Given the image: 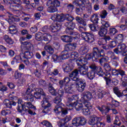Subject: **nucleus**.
I'll use <instances>...</instances> for the list:
<instances>
[{
  "label": "nucleus",
  "instance_id": "obj_18",
  "mask_svg": "<svg viewBox=\"0 0 127 127\" xmlns=\"http://www.w3.org/2000/svg\"><path fill=\"white\" fill-rule=\"evenodd\" d=\"M89 68L92 70H96L97 74L99 76H103V75H104V72H103L102 68L101 67H97V65H96L95 64H92L90 65Z\"/></svg>",
  "mask_w": 127,
  "mask_h": 127
},
{
  "label": "nucleus",
  "instance_id": "obj_59",
  "mask_svg": "<svg viewBox=\"0 0 127 127\" xmlns=\"http://www.w3.org/2000/svg\"><path fill=\"white\" fill-rule=\"evenodd\" d=\"M49 91L50 93H51L52 95H53L54 96H55V95H56V91L52 86H50L49 87Z\"/></svg>",
  "mask_w": 127,
  "mask_h": 127
},
{
  "label": "nucleus",
  "instance_id": "obj_23",
  "mask_svg": "<svg viewBox=\"0 0 127 127\" xmlns=\"http://www.w3.org/2000/svg\"><path fill=\"white\" fill-rule=\"evenodd\" d=\"M21 48L25 50H29V49L33 48V45L30 42H25L21 43Z\"/></svg>",
  "mask_w": 127,
  "mask_h": 127
},
{
  "label": "nucleus",
  "instance_id": "obj_19",
  "mask_svg": "<svg viewBox=\"0 0 127 127\" xmlns=\"http://www.w3.org/2000/svg\"><path fill=\"white\" fill-rule=\"evenodd\" d=\"M34 94V97L35 99H40L41 96H45V93L42 88H36Z\"/></svg>",
  "mask_w": 127,
  "mask_h": 127
},
{
  "label": "nucleus",
  "instance_id": "obj_2",
  "mask_svg": "<svg viewBox=\"0 0 127 127\" xmlns=\"http://www.w3.org/2000/svg\"><path fill=\"white\" fill-rule=\"evenodd\" d=\"M78 70L75 69L71 72L69 75V77L73 82L76 81L75 86L76 90H77L78 92L82 93V92H83L84 90H85V88H86V80H85V79L78 78Z\"/></svg>",
  "mask_w": 127,
  "mask_h": 127
},
{
  "label": "nucleus",
  "instance_id": "obj_57",
  "mask_svg": "<svg viewBox=\"0 0 127 127\" xmlns=\"http://www.w3.org/2000/svg\"><path fill=\"white\" fill-rule=\"evenodd\" d=\"M1 114L2 116H6V115H10V114H11V111L9 110L6 109L2 110L1 112Z\"/></svg>",
  "mask_w": 127,
  "mask_h": 127
},
{
  "label": "nucleus",
  "instance_id": "obj_17",
  "mask_svg": "<svg viewBox=\"0 0 127 127\" xmlns=\"http://www.w3.org/2000/svg\"><path fill=\"white\" fill-rule=\"evenodd\" d=\"M101 121H102L101 118L98 117L95 115H92L88 121V124L90 126H95L97 122H101Z\"/></svg>",
  "mask_w": 127,
  "mask_h": 127
},
{
  "label": "nucleus",
  "instance_id": "obj_49",
  "mask_svg": "<svg viewBox=\"0 0 127 127\" xmlns=\"http://www.w3.org/2000/svg\"><path fill=\"white\" fill-rule=\"evenodd\" d=\"M82 113L85 115V116H89L90 114H91V111H90V109L89 108H84V109H82Z\"/></svg>",
  "mask_w": 127,
  "mask_h": 127
},
{
  "label": "nucleus",
  "instance_id": "obj_60",
  "mask_svg": "<svg viewBox=\"0 0 127 127\" xmlns=\"http://www.w3.org/2000/svg\"><path fill=\"white\" fill-rule=\"evenodd\" d=\"M111 38L110 37H106L104 39H103L101 41L102 42L101 43V45H105V44H107V42L110 40Z\"/></svg>",
  "mask_w": 127,
  "mask_h": 127
},
{
  "label": "nucleus",
  "instance_id": "obj_45",
  "mask_svg": "<svg viewBox=\"0 0 127 127\" xmlns=\"http://www.w3.org/2000/svg\"><path fill=\"white\" fill-rule=\"evenodd\" d=\"M56 114H60L62 112V105H58L55 106L54 109Z\"/></svg>",
  "mask_w": 127,
  "mask_h": 127
},
{
  "label": "nucleus",
  "instance_id": "obj_38",
  "mask_svg": "<svg viewBox=\"0 0 127 127\" xmlns=\"http://www.w3.org/2000/svg\"><path fill=\"white\" fill-rule=\"evenodd\" d=\"M88 47L83 46L79 50V52L81 55H84L86 53H88Z\"/></svg>",
  "mask_w": 127,
  "mask_h": 127
},
{
  "label": "nucleus",
  "instance_id": "obj_27",
  "mask_svg": "<svg viewBox=\"0 0 127 127\" xmlns=\"http://www.w3.org/2000/svg\"><path fill=\"white\" fill-rule=\"evenodd\" d=\"M50 29L52 32H57L61 29V24H59L58 22L55 25L50 26Z\"/></svg>",
  "mask_w": 127,
  "mask_h": 127
},
{
  "label": "nucleus",
  "instance_id": "obj_29",
  "mask_svg": "<svg viewBox=\"0 0 127 127\" xmlns=\"http://www.w3.org/2000/svg\"><path fill=\"white\" fill-rule=\"evenodd\" d=\"M4 104L7 108H9V109L11 108V106H15L16 105V103L13 101H9V100L6 99L4 101Z\"/></svg>",
  "mask_w": 127,
  "mask_h": 127
},
{
  "label": "nucleus",
  "instance_id": "obj_44",
  "mask_svg": "<svg viewBox=\"0 0 127 127\" xmlns=\"http://www.w3.org/2000/svg\"><path fill=\"white\" fill-rule=\"evenodd\" d=\"M87 77L90 79V80H93V79L96 77V72L93 70L89 71L87 73Z\"/></svg>",
  "mask_w": 127,
  "mask_h": 127
},
{
  "label": "nucleus",
  "instance_id": "obj_48",
  "mask_svg": "<svg viewBox=\"0 0 127 127\" xmlns=\"http://www.w3.org/2000/svg\"><path fill=\"white\" fill-rule=\"evenodd\" d=\"M116 41L119 42V43H121V42H123V40H124V36L123 34H119L116 37Z\"/></svg>",
  "mask_w": 127,
  "mask_h": 127
},
{
  "label": "nucleus",
  "instance_id": "obj_22",
  "mask_svg": "<svg viewBox=\"0 0 127 127\" xmlns=\"http://www.w3.org/2000/svg\"><path fill=\"white\" fill-rule=\"evenodd\" d=\"M104 68L105 70L104 74L106 77L110 78L111 77V71H112V68H111V66L108 64H105L104 65Z\"/></svg>",
  "mask_w": 127,
  "mask_h": 127
},
{
  "label": "nucleus",
  "instance_id": "obj_62",
  "mask_svg": "<svg viewBox=\"0 0 127 127\" xmlns=\"http://www.w3.org/2000/svg\"><path fill=\"white\" fill-rule=\"evenodd\" d=\"M118 32V30L115 28H111L110 29V33L111 35H115Z\"/></svg>",
  "mask_w": 127,
  "mask_h": 127
},
{
  "label": "nucleus",
  "instance_id": "obj_9",
  "mask_svg": "<svg viewBox=\"0 0 127 127\" xmlns=\"http://www.w3.org/2000/svg\"><path fill=\"white\" fill-rule=\"evenodd\" d=\"M18 106L17 108V110L19 113H22V112H25V113H28L31 116H34L35 113H33L31 110H28L24 108V106L22 104V100L19 99L18 101Z\"/></svg>",
  "mask_w": 127,
  "mask_h": 127
},
{
  "label": "nucleus",
  "instance_id": "obj_15",
  "mask_svg": "<svg viewBox=\"0 0 127 127\" xmlns=\"http://www.w3.org/2000/svg\"><path fill=\"white\" fill-rule=\"evenodd\" d=\"M10 8H11L12 10L15 11V13H18L19 16L22 13L21 11H19L22 10V6L20 5H16L13 3L10 5Z\"/></svg>",
  "mask_w": 127,
  "mask_h": 127
},
{
  "label": "nucleus",
  "instance_id": "obj_46",
  "mask_svg": "<svg viewBox=\"0 0 127 127\" xmlns=\"http://www.w3.org/2000/svg\"><path fill=\"white\" fill-rule=\"evenodd\" d=\"M45 50H47V52H49L50 54H53L54 53V49L51 47V46H47L45 47Z\"/></svg>",
  "mask_w": 127,
  "mask_h": 127
},
{
  "label": "nucleus",
  "instance_id": "obj_4",
  "mask_svg": "<svg viewBox=\"0 0 127 127\" xmlns=\"http://www.w3.org/2000/svg\"><path fill=\"white\" fill-rule=\"evenodd\" d=\"M101 56H104V50H102L100 51L97 48H94L93 54H88L84 58L81 57V58H78V59H81V62H83V61H86L87 64L88 60L93 59V61H95V60H97V59H98L99 57H101Z\"/></svg>",
  "mask_w": 127,
  "mask_h": 127
},
{
  "label": "nucleus",
  "instance_id": "obj_14",
  "mask_svg": "<svg viewBox=\"0 0 127 127\" xmlns=\"http://www.w3.org/2000/svg\"><path fill=\"white\" fill-rule=\"evenodd\" d=\"M93 99V95L89 91H85L81 95L79 101H90Z\"/></svg>",
  "mask_w": 127,
  "mask_h": 127
},
{
  "label": "nucleus",
  "instance_id": "obj_21",
  "mask_svg": "<svg viewBox=\"0 0 127 127\" xmlns=\"http://www.w3.org/2000/svg\"><path fill=\"white\" fill-rule=\"evenodd\" d=\"M113 90L115 94L117 95L118 97H123V96H125L127 99V90H124L122 92V94L120 92V90H119V88L118 87H115Z\"/></svg>",
  "mask_w": 127,
  "mask_h": 127
},
{
  "label": "nucleus",
  "instance_id": "obj_39",
  "mask_svg": "<svg viewBox=\"0 0 127 127\" xmlns=\"http://www.w3.org/2000/svg\"><path fill=\"white\" fill-rule=\"evenodd\" d=\"M85 6H83L82 7H80L79 8H76L75 9V12L78 15L81 16L83 13H84V10H85Z\"/></svg>",
  "mask_w": 127,
  "mask_h": 127
},
{
  "label": "nucleus",
  "instance_id": "obj_12",
  "mask_svg": "<svg viewBox=\"0 0 127 127\" xmlns=\"http://www.w3.org/2000/svg\"><path fill=\"white\" fill-rule=\"evenodd\" d=\"M64 95V91L63 88H60L58 91V95L57 97L55 98L54 101L55 104H56L57 105H59L60 106H62V97Z\"/></svg>",
  "mask_w": 127,
  "mask_h": 127
},
{
  "label": "nucleus",
  "instance_id": "obj_43",
  "mask_svg": "<svg viewBox=\"0 0 127 127\" xmlns=\"http://www.w3.org/2000/svg\"><path fill=\"white\" fill-rule=\"evenodd\" d=\"M68 58H70V55H69L68 52L65 51L64 54L60 56V59L61 60H65V59H68Z\"/></svg>",
  "mask_w": 127,
  "mask_h": 127
},
{
  "label": "nucleus",
  "instance_id": "obj_47",
  "mask_svg": "<svg viewBox=\"0 0 127 127\" xmlns=\"http://www.w3.org/2000/svg\"><path fill=\"white\" fill-rule=\"evenodd\" d=\"M4 40L7 43H8V44H13V41L9 38L7 35H5L4 37Z\"/></svg>",
  "mask_w": 127,
  "mask_h": 127
},
{
  "label": "nucleus",
  "instance_id": "obj_52",
  "mask_svg": "<svg viewBox=\"0 0 127 127\" xmlns=\"http://www.w3.org/2000/svg\"><path fill=\"white\" fill-rule=\"evenodd\" d=\"M23 59L22 57H21V53H20V56H16L14 58V60L15 62L17 63H18L20 60L22 61Z\"/></svg>",
  "mask_w": 127,
  "mask_h": 127
},
{
  "label": "nucleus",
  "instance_id": "obj_5",
  "mask_svg": "<svg viewBox=\"0 0 127 127\" xmlns=\"http://www.w3.org/2000/svg\"><path fill=\"white\" fill-rule=\"evenodd\" d=\"M67 107L66 108H62V115H67L68 114V111H71L73 110L74 108L76 111H81L82 108H83V105L81 103L74 102L73 103H70L67 104Z\"/></svg>",
  "mask_w": 127,
  "mask_h": 127
},
{
  "label": "nucleus",
  "instance_id": "obj_33",
  "mask_svg": "<svg viewBox=\"0 0 127 127\" xmlns=\"http://www.w3.org/2000/svg\"><path fill=\"white\" fill-rule=\"evenodd\" d=\"M108 32V29L105 28H102L99 32H98V34L101 37H104L106 36L107 33Z\"/></svg>",
  "mask_w": 127,
  "mask_h": 127
},
{
  "label": "nucleus",
  "instance_id": "obj_3",
  "mask_svg": "<svg viewBox=\"0 0 127 127\" xmlns=\"http://www.w3.org/2000/svg\"><path fill=\"white\" fill-rule=\"evenodd\" d=\"M75 83L76 82L73 81L71 78L70 79L69 77H65L64 80L60 81V89H63V91L64 90L66 93L71 94L72 93V87L71 86H73Z\"/></svg>",
  "mask_w": 127,
  "mask_h": 127
},
{
  "label": "nucleus",
  "instance_id": "obj_1",
  "mask_svg": "<svg viewBox=\"0 0 127 127\" xmlns=\"http://www.w3.org/2000/svg\"><path fill=\"white\" fill-rule=\"evenodd\" d=\"M51 19L54 20V21L56 20L59 22H62L63 21H64L65 19L67 20L68 22L65 24V26L67 27L66 31L70 30H73V29H74L75 28V26H76L75 23L72 22L74 18L69 14L54 15V16H52Z\"/></svg>",
  "mask_w": 127,
  "mask_h": 127
},
{
  "label": "nucleus",
  "instance_id": "obj_16",
  "mask_svg": "<svg viewBox=\"0 0 127 127\" xmlns=\"http://www.w3.org/2000/svg\"><path fill=\"white\" fill-rule=\"evenodd\" d=\"M71 120H72V117H71V116H66L63 119H61L59 122H58V125L60 127H64L65 124L70 122Z\"/></svg>",
  "mask_w": 127,
  "mask_h": 127
},
{
  "label": "nucleus",
  "instance_id": "obj_6",
  "mask_svg": "<svg viewBox=\"0 0 127 127\" xmlns=\"http://www.w3.org/2000/svg\"><path fill=\"white\" fill-rule=\"evenodd\" d=\"M76 64L78 65V71L81 75H87L89 71V67L85 65H87V61L82 62V59H78L76 61Z\"/></svg>",
  "mask_w": 127,
  "mask_h": 127
},
{
  "label": "nucleus",
  "instance_id": "obj_37",
  "mask_svg": "<svg viewBox=\"0 0 127 127\" xmlns=\"http://www.w3.org/2000/svg\"><path fill=\"white\" fill-rule=\"evenodd\" d=\"M9 31L11 34H15L17 32V27L15 25H11L9 26Z\"/></svg>",
  "mask_w": 127,
  "mask_h": 127
},
{
  "label": "nucleus",
  "instance_id": "obj_36",
  "mask_svg": "<svg viewBox=\"0 0 127 127\" xmlns=\"http://www.w3.org/2000/svg\"><path fill=\"white\" fill-rule=\"evenodd\" d=\"M79 57V54L77 53V52H72L70 54V58H71V60H76V62H77V61L79 59L78 58Z\"/></svg>",
  "mask_w": 127,
  "mask_h": 127
},
{
  "label": "nucleus",
  "instance_id": "obj_51",
  "mask_svg": "<svg viewBox=\"0 0 127 127\" xmlns=\"http://www.w3.org/2000/svg\"><path fill=\"white\" fill-rule=\"evenodd\" d=\"M52 60L54 62H56V61H58L60 62L61 61V59H60V57H58L57 55H52Z\"/></svg>",
  "mask_w": 127,
  "mask_h": 127
},
{
  "label": "nucleus",
  "instance_id": "obj_58",
  "mask_svg": "<svg viewBox=\"0 0 127 127\" xmlns=\"http://www.w3.org/2000/svg\"><path fill=\"white\" fill-rule=\"evenodd\" d=\"M114 124V125H116L117 126H118V127H120V126L122 125V123H121V121H120L119 117L116 116Z\"/></svg>",
  "mask_w": 127,
  "mask_h": 127
},
{
  "label": "nucleus",
  "instance_id": "obj_11",
  "mask_svg": "<svg viewBox=\"0 0 127 127\" xmlns=\"http://www.w3.org/2000/svg\"><path fill=\"white\" fill-rule=\"evenodd\" d=\"M81 36L85 41H86L88 43H93L95 41V36L93 34L90 33L82 32Z\"/></svg>",
  "mask_w": 127,
  "mask_h": 127
},
{
  "label": "nucleus",
  "instance_id": "obj_32",
  "mask_svg": "<svg viewBox=\"0 0 127 127\" xmlns=\"http://www.w3.org/2000/svg\"><path fill=\"white\" fill-rule=\"evenodd\" d=\"M61 39L62 41L64 42H66V43H68L69 42H71L72 41V38L70 36L64 35L61 37Z\"/></svg>",
  "mask_w": 127,
  "mask_h": 127
},
{
  "label": "nucleus",
  "instance_id": "obj_25",
  "mask_svg": "<svg viewBox=\"0 0 127 127\" xmlns=\"http://www.w3.org/2000/svg\"><path fill=\"white\" fill-rule=\"evenodd\" d=\"M75 103H78L79 104H81L82 105V108L81 110L84 108V105L86 108H87V109H91L92 107V104H91V103L90 102H88V100H84V101H76ZM83 104L84 105H83Z\"/></svg>",
  "mask_w": 127,
  "mask_h": 127
},
{
  "label": "nucleus",
  "instance_id": "obj_56",
  "mask_svg": "<svg viewBox=\"0 0 127 127\" xmlns=\"http://www.w3.org/2000/svg\"><path fill=\"white\" fill-rule=\"evenodd\" d=\"M73 100H75V101H78V100H79V96H78V95H75L68 98V100L69 102H71V101H73Z\"/></svg>",
  "mask_w": 127,
  "mask_h": 127
},
{
  "label": "nucleus",
  "instance_id": "obj_7",
  "mask_svg": "<svg viewBox=\"0 0 127 127\" xmlns=\"http://www.w3.org/2000/svg\"><path fill=\"white\" fill-rule=\"evenodd\" d=\"M47 5L50 6L48 8L49 12H55L57 11V8L60 6V1L58 0H49Z\"/></svg>",
  "mask_w": 127,
  "mask_h": 127
},
{
  "label": "nucleus",
  "instance_id": "obj_10",
  "mask_svg": "<svg viewBox=\"0 0 127 127\" xmlns=\"http://www.w3.org/2000/svg\"><path fill=\"white\" fill-rule=\"evenodd\" d=\"M34 88H35V85H34V84H31L29 86V87L26 92L27 96L25 98V100L27 101L30 102H33V101H34V96L31 94V92L34 90Z\"/></svg>",
  "mask_w": 127,
  "mask_h": 127
},
{
  "label": "nucleus",
  "instance_id": "obj_24",
  "mask_svg": "<svg viewBox=\"0 0 127 127\" xmlns=\"http://www.w3.org/2000/svg\"><path fill=\"white\" fill-rule=\"evenodd\" d=\"M97 109L101 112V114L103 115V116H106L108 113H109V111H110V109H109V107L106 106H97Z\"/></svg>",
  "mask_w": 127,
  "mask_h": 127
},
{
  "label": "nucleus",
  "instance_id": "obj_35",
  "mask_svg": "<svg viewBox=\"0 0 127 127\" xmlns=\"http://www.w3.org/2000/svg\"><path fill=\"white\" fill-rule=\"evenodd\" d=\"M76 47H77V45L75 43L69 44L65 46V48H67V50H69L70 51L75 50V49H76Z\"/></svg>",
  "mask_w": 127,
  "mask_h": 127
},
{
  "label": "nucleus",
  "instance_id": "obj_55",
  "mask_svg": "<svg viewBox=\"0 0 127 127\" xmlns=\"http://www.w3.org/2000/svg\"><path fill=\"white\" fill-rule=\"evenodd\" d=\"M23 76V75H22V74H21L20 72H18V71H16L15 72L14 77L15 79H18L19 80L20 77H22Z\"/></svg>",
  "mask_w": 127,
  "mask_h": 127
},
{
  "label": "nucleus",
  "instance_id": "obj_41",
  "mask_svg": "<svg viewBox=\"0 0 127 127\" xmlns=\"http://www.w3.org/2000/svg\"><path fill=\"white\" fill-rule=\"evenodd\" d=\"M73 3L75 5H80L81 3H83V4H89L90 1H89V0H80L78 3H77V1H75Z\"/></svg>",
  "mask_w": 127,
  "mask_h": 127
},
{
  "label": "nucleus",
  "instance_id": "obj_20",
  "mask_svg": "<svg viewBox=\"0 0 127 127\" xmlns=\"http://www.w3.org/2000/svg\"><path fill=\"white\" fill-rule=\"evenodd\" d=\"M9 13V15L8 16L9 17L8 22L9 23V24H12V23L13 21H16L18 22L20 20V19L18 17V16H20V15H18V13H17L18 14L17 16L16 15H13L12 14H10V13Z\"/></svg>",
  "mask_w": 127,
  "mask_h": 127
},
{
  "label": "nucleus",
  "instance_id": "obj_42",
  "mask_svg": "<svg viewBox=\"0 0 127 127\" xmlns=\"http://www.w3.org/2000/svg\"><path fill=\"white\" fill-rule=\"evenodd\" d=\"M80 126H85L87 124V120L83 117H78Z\"/></svg>",
  "mask_w": 127,
  "mask_h": 127
},
{
  "label": "nucleus",
  "instance_id": "obj_34",
  "mask_svg": "<svg viewBox=\"0 0 127 127\" xmlns=\"http://www.w3.org/2000/svg\"><path fill=\"white\" fill-rule=\"evenodd\" d=\"M52 39V36L49 34H43L42 35V40L44 41H50Z\"/></svg>",
  "mask_w": 127,
  "mask_h": 127
},
{
  "label": "nucleus",
  "instance_id": "obj_53",
  "mask_svg": "<svg viewBox=\"0 0 127 127\" xmlns=\"http://www.w3.org/2000/svg\"><path fill=\"white\" fill-rule=\"evenodd\" d=\"M41 125L43 126H45L47 127H53L52 125L50 124V123L47 121H44L41 123Z\"/></svg>",
  "mask_w": 127,
  "mask_h": 127
},
{
  "label": "nucleus",
  "instance_id": "obj_50",
  "mask_svg": "<svg viewBox=\"0 0 127 127\" xmlns=\"http://www.w3.org/2000/svg\"><path fill=\"white\" fill-rule=\"evenodd\" d=\"M42 34L41 32L37 33L35 35V38L38 41L42 40Z\"/></svg>",
  "mask_w": 127,
  "mask_h": 127
},
{
  "label": "nucleus",
  "instance_id": "obj_28",
  "mask_svg": "<svg viewBox=\"0 0 127 127\" xmlns=\"http://www.w3.org/2000/svg\"><path fill=\"white\" fill-rule=\"evenodd\" d=\"M73 68V64H64L63 65V69L64 72H71Z\"/></svg>",
  "mask_w": 127,
  "mask_h": 127
},
{
  "label": "nucleus",
  "instance_id": "obj_26",
  "mask_svg": "<svg viewBox=\"0 0 127 127\" xmlns=\"http://www.w3.org/2000/svg\"><path fill=\"white\" fill-rule=\"evenodd\" d=\"M22 59H30L33 57V54L29 51H26L24 53H21Z\"/></svg>",
  "mask_w": 127,
  "mask_h": 127
},
{
  "label": "nucleus",
  "instance_id": "obj_54",
  "mask_svg": "<svg viewBox=\"0 0 127 127\" xmlns=\"http://www.w3.org/2000/svg\"><path fill=\"white\" fill-rule=\"evenodd\" d=\"M41 125L43 126H45L47 127H53L52 125L50 124V123L47 121H44L41 123Z\"/></svg>",
  "mask_w": 127,
  "mask_h": 127
},
{
  "label": "nucleus",
  "instance_id": "obj_40",
  "mask_svg": "<svg viewBox=\"0 0 127 127\" xmlns=\"http://www.w3.org/2000/svg\"><path fill=\"white\" fill-rule=\"evenodd\" d=\"M71 124L73 126L75 127H80V121L79 120V117H76L74 118L71 122Z\"/></svg>",
  "mask_w": 127,
  "mask_h": 127
},
{
  "label": "nucleus",
  "instance_id": "obj_61",
  "mask_svg": "<svg viewBox=\"0 0 127 127\" xmlns=\"http://www.w3.org/2000/svg\"><path fill=\"white\" fill-rule=\"evenodd\" d=\"M18 83L19 84H21V85H23V84H24V83H25V78H24V77H23V76L20 77L18 80Z\"/></svg>",
  "mask_w": 127,
  "mask_h": 127
},
{
  "label": "nucleus",
  "instance_id": "obj_63",
  "mask_svg": "<svg viewBox=\"0 0 127 127\" xmlns=\"http://www.w3.org/2000/svg\"><path fill=\"white\" fill-rule=\"evenodd\" d=\"M108 14V13H107V11L106 10H103L101 11L100 15L101 18H105L106 16H107Z\"/></svg>",
  "mask_w": 127,
  "mask_h": 127
},
{
  "label": "nucleus",
  "instance_id": "obj_30",
  "mask_svg": "<svg viewBox=\"0 0 127 127\" xmlns=\"http://www.w3.org/2000/svg\"><path fill=\"white\" fill-rule=\"evenodd\" d=\"M24 108L27 110H30V109H33L36 110V108L31 104L30 102H25L23 104Z\"/></svg>",
  "mask_w": 127,
  "mask_h": 127
},
{
  "label": "nucleus",
  "instance_id": "obj_8",
  "mask_svg": "<svg viewBox=\"0 0 127 127\" xmlns=\"http://www.w3.org/2000/svg\"><path fill=\"white\" fill-rule=\"evenodd\" d=\"M41 106L43 108V113L44 114H47L50 109L49 108H51L52 104L49 102L48 98L47 96H45L43 99V101L41 102Z\"/></svg>",
  "mask_w": 127,
  "mask_h": 127
},
{
  "label": "nucleus",
  "instance_id": "obj_13",
  "mask_svg": "<svg viewBox=\"0 0 127 127\" xmlns=\"http://www.w3.org/2000/svg\"><path fill=\"white\" fill-rule=\"evenodd\" d=\"M76 20L78 22V30L80 32H83V31H86V28L85 26L87 25L86 21H85L82 18L79 17H76Z\"/></svg>",
  "mask_w": 127,
  "mask_h": 127
},
{
  "label": "nucleus",
  "instance_id": "obj_64",
  "mask_svg": "<svg viewBox=\"0 0 127 127\" xmlns=\"http://www.w3.org/2000/svg\"><path fill=\"white\" fill-rule=\"evenodd\" d=\"M101 121L97 122L96 123L97 127H105L106 124L104 123L100 122Z\"/></svg>",
  "mask_w": 127,
  "mask_h": 127
},
{
  "label": "nucleus",
  "instance_id": "obj_31",
  "mask_svg": "<svg viewBox=\"0 0 127 127\" xmlns=\"http://www.w3.org/2000/svg\"><path fill=\"white\" fill-rule=\"evenodd\" d=\"M90 20L93 23H98L99 21V15L98 14H93L91 15Z\"/></svg>",
  "mask_w": 127,
  "mask_h": 127
}]
</instances>
